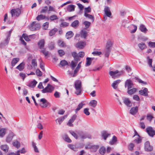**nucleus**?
I'll list each match as a JSON object with an SVG mask.
<instances>
[{"label": "nucleus", "mask_w": 155, "mask_h": 155, "mask_svg": "<svg viewBox=\"0 0 155 155\" xmlns=\"http://www.w3.org/2000/svg\"><path fill=\"white\" fill-rule=\"evenodd\" d=\"M58 45L61 47H64L65 45V43L64 42L61 40H58Z\"/></svg>", "instance_id": "nucleus-58"}, {"label": "nucleus", "mask_w": 155, "mask_h": 155, "mask_svg": "<svg viewBox=\"0 0 155 155\" xmlns=\"http://www.w3.org/2000/svg\"><path fill=\"white\" fill-rule=\"evenodd\" d=\"M54 87L51 85L48 84L47 86L41 90L42 93H51L54 90Z\"/></svg>", "instance_id": "nucleus-6"}, {"label": "nucleus", "mask_w": 155, "mask_h": 155, "mask_svg": "<svg viewBox=\"0 0 155 155\" xmlns=\"http://www.w3.org/2000/svg\"><path fill=\"white\" fill-rule=\"evenodd\" d=\"M68 115H64V116L61 117L56 120V121L57 122V121L59 124L60 125L61 123L62 122L64 121V119L67 117Z\"/></svg>", "instance_id": "nucleus-23"}, {"label": "nucleus", "mask_w": 155, "mask_h": 155, "mask_svg": "<svg viewBox=\"0 0 155 155\" xmlns=\"http://www.w3.org/2000/svg\"><path fill=\"white\" fill-rule=\"evenodd\" d=\"M13 136L12 135H9L6 138V141L8 143L10 142L12 140Z\"/></svg>", "instance_id": "nucleus-63"}, {"label": "nucleus", "mask_w": 155, "mask_h": 155, "mask_svg": "<svg viewBox=\"0 0 155 155\" xmlns=\"http://www.w3.org/2000/svg\"><path fill=\"white\" fill-rule=\"evenodd\" d=\"M64 140L68 143H71V140L66 134H64L63 137Z\"/></svg>", "instance_id": "nucleus-38"}, {"label": "nucleus", "mask_w": 155, "mask_h": 155, "mask_svg": "<svg viewBox=\"0 0 155 155\" xmlns=\"http://www.w3.org/2000/svg\"><path fill=\"white\" fill-rule=\"evenodd\" d=\"M45 16L43 15H38L36 17V19L38 21H39L41 20L45 19Z\"/></svg>", "instance_id": "nucleus-47"}, {"label": "nucleus", "mask_w": 155, "mask_h": 155, "mask_svg": "<svg viewBox=\"0 0 155 155\" xmlns=\"http://www.w3.org/2000/svg\"><path fill=\"white\" fill-rule=\"evenodd\" d=\"M105 148L104 147H102L100 149L99 152L101 154L104 155L105 153Z\"/></svg>", "instance_id": "nucleus-54"}, {"label": "nucleus", "mask_w": 155, "mask_h": 155, "mask_svg": "<svg viewBox=\"0 0 155 155\" xmlns=\"http://www.w3.org/2000/svg\"><path fill=\"white\" fill-rule=\"evenodd\" d=\"M117 140V138L116 137L114 136H113L112 140L110 141L109 143L111 145H113L115 143Z\"/></svg>", "instance_id": "nucleus-46"}, {"label": "nucleus", "mask_w": 155, "mask_h": 155, "mask_svg": "<svg viewBox=\"0 0 155 155\" xmlns=\"http://www.w3.org/2000/svg\"><path fill=\"white\" fill-rule=\"evenodd\" d=\"M127 93L130 95L133 94L135 93L137 91V89L136 88H133L132 89H128Z\"/></svg>", "instance_id": "nucleus-26"}, {"label": "nucleus", "mask_w": 155, "mask_h": 155, "mask_svg": "<svg viewBox=\"0 0 155 155\" xmlns=\"http://www.w3.org/2000/svg\"><path fill=\"white\" fill-rule=\"evenodd\" d=\"M77 117V116L76 115H74L72 117L71 119L69 120L67 124V125L69 127H73V124L72 123L74 122V120L76 119Z\"/></svg>", "instance_id": "nucleus-10"}, {"label": "nucleus", "mask_w": 155, "mask_h": 155, "mask_svg": "<svg viewBox=\"0 0 155 155\" xmlns=\"http://www.w3.org/2000/svg\"><path fill=\"white\" fill-rule=\"evenodd\" d=\"M111 51V48H106L104 51L105 55L106 57H108L109 56Z\"/></svg>", "instance_id": "nucleus-43"}, {"label": "nucleus", "mask_w": 155, "mask_h": 155, "mask_svg": "<svg viewBox=\"0 0 155 155\" xmlns=\"http://www.w3.org/2000/svg\"><path fill=\"white\" fill-rule=\"evenodd\" d=\"M99 146L98 145H93L90 147L91 151V152H96L99 148Z\"/></svg>", "instance_id": "nucleus-40"}, {"label": "nucleus", "mask_w": 155, "mask_h": 155, "mask_svg": "<svg viewBox=\"0 0 155 155\" xmlns=\"http://www.w3.org/2000/svg\"><path fill=\"white\" fill-rule=\"evenodd\" d=\"M92 61L89 59V57L86 58V66H88L90 65Z\"/></svg>", "instance_id": "nucleus-60"}, {"label": "nucleus", "mask_w": 155, "mask_h": 155, "mask_svg": "<svg viewBox=\"0 0 155 155\" xmlns=\"http://www.w3.org/2000/svg\"><path fill=\"white\" fill-rule=\"evenodd\" d=\"M97 101L95 100L91 101L89 103V105L94 108L95 107L97 104Z\"/></svg>", "instance_id": "nucleus-21"}, {"label": "nucleus", "mask_w": 155, "mask_h": 155, "mask_svg": "<svg viewBox=\"0 0 155 155\" xmlns=\"http://www.w3.org/2000/svg\"><path fill=\"white\" fill-rule=\"evenodd\" d=\"M138 46L141 50H143L146 48V46L145 43L142 42L138 45Z\"/></svg>", "instance_id": "nucleus-41"}, {"label": "nucleus", "mask_w": 155, "mask_h": 155, "mask_svg": "<svg viewBox=\"0 0 155 155\" xmlns=\"http://www.w3.org/2000/svg\"><path fill=\"white\" fill-rule=\"evenodd\" d=\"M36 145V143L34 142H32V146L34 149V151L38 153L39 152V150Z\"/></svg>", "instance_id": "nucleus-50"}, {"label": "nucleus", "mask_w": 155, "mask_h": 155, "mask_svg": "<svg viewBox=\"0 0 155 155\" xmlns=\"http://www.w3.org/2000/svg\"><path fill=\"white\" fill-rule=\"evenodd\" d=\"M58 52L60 56H62L64 55L65 53L64 51L62 50H59L58 51Z\"/></svg>", "instance_id": "nucleus-64"}, {"label": "nucleus", "mask_w": 155, "mask_h": 155, "mask_svg": "<svg viewBox=\"0 0 155 155\" xmlns=\"http://www.w3.org/2000/svg\"><path fill=\"white\" fill-rule=\"evenodd\" d=\"M89 109L88 108H84V113L86 115H89L90 114V113L89 111Z\"/></svg>", "instance_id": "nucleus-61"}, {"label": "nucleus", "mask_w": 155, "mask_h": 155, "mask_svg": "<svg viewBox=\"0 0 155 155\" xmlns=\"http://www.w3.org/2000/svg\"><path fill=\"white\" fill-rule=\"evenodd\" d=\"M148 89L145 88L143 90H140L139 91V94L141 95L145 96H148Z\"/></svg>", "instance_id": "nucleus-12"}, {"label": "nucleus", "mask_w": 155, "mask_h": 155, "mask_svg": "<svg viewBox=\"0 0 155 155\" xmlns=\"http://www.w3.org/2000/svg\"><path fill=\"white\" fill-rule=\"evenodd\" d=\"M68 147L69 148L74 151H76L78 150V148L75 145L69 144L68 145Z\"/></svg>", "instance_id": "nucleus-35"}, {"label": "nucleus", "mask_w": 155, "mask_h": 155, "mask_svg": "<svg viewBox=\"0 0 155 155\" xmlns=\"http://www.w3.org/2000/svg\"><path fill=\"white\" fill-rule=\"evenodd\" d=\"M0 148L1 150L5 152H7L8 151L9 147L7 145H2Z\"/></svg>", "instance_id": "nucleus-25"}, {"label": "nucleus", "mask_w": 155, "mask_h": 155, "mask_svg": "<svg viewBox=\"0 0 155 155\" xmlns=\"http://www.w3.org/2000/svg\"><path fill=\"white\" fill-rule=\"evenodd\" d=\"M85 104H83L82 102L79 103L78 105L77 108L75 110V112L76 113Z\"/></svg>", "instance_id": "nucleus-34"}, {"label": "nucleus", "mask_w": 155, "mask_h": 155, "mask_svg": "<svg viewBox=\"0 0 155 155\" xmlns=\"http://www.w3.org/2000/svg\"><path fill=\"white\" fill-rule=\"evenodd\" d=\"M54 42H51L48 45V48L50 50H52L54 48Z\"/></svg>", "instance_id": "nucleus-55"}, {"label": "nucleus", "mask_w": 155, "mask_h": 155, "mask_svg": "<svg viewBox=\"0 0 155 155\" xmlns=\"http://www.w3.org/2000/svg\"><path fill=\"white\" fill-rule=\"evenodd\" d=\"M5 134V129H2L0 130V136L3 137Z\"/></svg>", "instance_id": "nucleus-57"}, {"label": "nucleus", "mask_w": 155, "mask_h": 155, "mask_svg": "<svg viewBox=\"0 0 155 155\" xmlns=\"http://www.w3.org/2000/svg\"><path fill=\"white\" fill-rule=\"evenodd\" d=\"M102 136L104 140H106L107 138L109 136L110 134H108L106 131H104L101 132Z\"/></svg>", "instance_id": "nucleus-24"}, {"label": "nucleus", "mask_w": 155, "mask_h": 155, "mask_svg": "<svg viewBox=\"0 0 155 155\" xmlns=\"http://www.w3.org/2000/svg\"><path fill=\"white\" fill-rule=\"evenodd\" d=\"M40 105L43 108L46 107L48 106H50V103L45 98H42L39 100Z\"/></svg>", "instance_id": "nucleus-4"}, {"label": "nucleus", "mask_w": 155, "mask_h": 155, "mask_svg": "<svg viewBox=\"0 0 155 155\" xmlns=\"http://www.w3.org/2000/svg\"><path fill=\"white\" fill-rule=\"evenodd\" d=\"M81 138L82 139H84L87 138L91 139V135L89 134L85 133L84 134H81L80 135Z\"/></svg>", "instance_id": "nucleus-17"}, {"label": "nucleus", "mask_w": 155, "mask_h": 155, "mask_svg": "<svg viewBox=\"0 0 155 155\" xmlns=\"http://www.w3.org/2000/svg\"><path fill=\"white\" fill-rule=\"evenodd\" d=\"M22 38H23L26 41H29L30 40L29 36H28V35L25 34H23L22 35Z\"/></svg>", "instance_id": "nucleus-52"}, {"label": "nucleus", "mask_w": 155, "mask_h": 155, "mask_svg": "<svg viewBox=\"0 0 155 155\" xmlns=\"http://www.w3.org/2000/svg\"><path fill=\"white\" fill-rule=\"evenodd\" d=\"M87 35V33L85 30H82L81 33V37H83L85 39Z\"/></svg>", "instance_id": "nucleus-39"}, {"label": "nucleus", "mask_w": 155, "mask_h": 155, "mask_svg": "<svg viewBox=\"0 0 155 155\" xmlns=\"http://www.w3.org/2000/svg\"><path fill=\"white\" fill-rule=\"evenodd\" d=\"M74 87L75 89V93L77 95H80L82 91L81 82L80 80H77L74 83Z\"/></svg>", "instance_id": "nucleus-1"}, {"label": "nucleus", "mask_w": 155, "mask_h": 155, "mask_svg": "<svg viewBox=\"0 0 155 155\" xmlns=\"http://www.w3.org/2000/svg\"><path fill=\"white\" fill-rule=\"evenodd\" d=\"M146 131L148 135L151 137H153L155 135V131L151 127L147 128Z\"/></svg>", "instance_id": "nucleus-7"}, {"label": "nucleus", "mask_w": 155, "mask_h": 155, "mask_svg": "<svg viewBox=\"0 0 155 155\" xmlns=\"http://www.w3.org/2000/svg\"><path fill=\"white\" fill-rule=\"evenodd\" d=\"M77 64V62H74L72 61L71 62V67L72 70L74 69L75 67L76 66Z\"/></svg>", "instance_id": "nucleus-56"}, {"label": "nucleus", "mask_w": 155, "mask_h": 155, "mask_svg": "<svg viewBox=\"0 0 155 155\" xmlns=\"http://www.w3.org/2000/svg\"><path fill=\"white\" fill-rule=\"evenodd\" d=\"M25 63L22 62L20 63L18 66H17L16 68L18 70L20 71H21L24 68Z\"/></svg>", "instance_id": "nucleus-28"}, {"label": "nucleus", "mask_w": 155, "mask_h": 155, "mask_svg": "<svg viewBox=\"0 0 155 155\" xmlns=\"http://www.w3.org/2000/svg\"><path fill=\"white\" fill-rule=\"evenodd\" d=\"M9 40L10 38L9 37L8 38H7L6 39H5L3 42H2L1 43L0 47L1 48H2L7 45L9 42Z\"/></svg>", "instance_id": "nucleus-16"}, {"label": "nucleus", "mask_w": 155, "mask_h": 155, "mask_svg": "<svg viewBox=\"0 0 155 155\" xmlns=\"http://www.w3.org/2000/svg\"><path fill=\"white\" fill-rule=\"evenodd\" d=\"M112 45V43L111 41L110 40H109L107 41V45L106 46V48H111L110 47Z\"/></svg>", "instance_id": "nucleus-53"}, {"label": "nucleus", "mask_w": 155, "mask_h": 155, "mask_svg": "<svg viewBox=\"0 0 155 155\" xmlns=\"http://www.w3.org/2000/svg\"><path fill=\"white\" fill-rule=\"evenodd\" d=\"M138 111V107H136L131 108L130 110V113L133 115H134L136 114Z\"/></svg>", "instance_id": "nucleus-15"}, {"label": "nucleus", "mask_w": 155, "mask_h": 155, "mask_svg": "<svg viewBox=\"0 0 155 155\" xmlns=\"http://www.w3.org/2000/svg\"><path fill=\"white\" fill-rule=\"evenodd\" d=\"M83 24L85 26V28L87 29L90 26L91 23L89 21H86L83 22Z\"/></svg>", "instance_id": "nucleus-45"}, {"label": "nucleus", "mask_w": 155, "mask_h": 155, "mask_svg": "<svg viewBox=\"0 0 155 155\" xmlns=\"http://www.w3.org/2000/svg\"><path fill=\"white\" fill-rule=\"evenodd\" d=\"M71 54L72 57L74 58V60L76 61H79L80 58H79V56L77 53L76 52H72Z\"/></svg>", "instance_id": "nucleus-18"}, {"label": "nucleus", "mask_w": 155, "mask_h": 155, "mask_svg": "<svg viewBox=\"0 0 155 155\" xmlns=\"http://www.w3.org/2000/svg\"><path fill=\"white\" fill-rule=\"evenodd\" d=\"M21 12V10L18 8L12 9L10 11V13L12 17H13L15 16L16 17H18L20 15Z\"/></svg>", "instance_id": "nucleus-3"}, {"label": "nucleus", "mask_w": 155, "mask_h": 155, "mask_svg": "<svg viewBox=\"0 0 155 155\" xmlns=\"http://www.w3.org/2000/svg\"><path fill=\"white\" fill-rule=\"evenodd\" d=\"M123 73L122 71H119L118 70H116L115 71H110L109 74L113 78L118 77Z\"/></svg>", "instance_id": "nucleus-5"}, {"label": "nucleus", "mask_w": 155, "mask_h": 155, "mask_svg": "<svg viewBox=\"0 0 155 155\" xmlns=\"http://www.w3.org/2000/svg\"><path fill=\"white\" fill-rule=\"evenodd\" d=\"M84 16L86 18L91 19L92 21L93 22L94 21V16L88 14L86 13H84Z\"/></svg>", "instance_id": "nucleus-37"}, {"label": "nucleus", "mask_w": 155, "mask_h": 155, "mask_svg": "<svg viewBox=\"0 0 155 155\" xmlns=\"http://www.w3.org/2000/svg\"><path fill=\"white\" fill-rule=\"evenodd\" d=\"M36 75L39 77L41 76L42 75V73L39 69L36 70Z\"/></svg>", "instance_id": "nucleus-62"}, {"label": "nucleus", "mask_w": 155, "mask_h": 155, "mask_svg": "<svg viewBox=\"0 0 155 155\" xmlns=\"http://www.w3.org/2000/svg\"><path fill=\"white\" fill-rule=\"evenodd\" d=\"M120 82L121 81L120 80H118L114 81L112 84V86L114 89H116L117 88V86Z\"/></svg>", "instance_id": "nucleus-20"}, {"label": "nucleus", "mask_w": 155, "mask_h": 155, "mask_svg": "<svg viewBox=\"0 0 155 155\" xmlns=\"http://www.w3.org/2000/svg\"><path fill=\"white\" fill-rule=\"evenodd\" d=\"M32 66H31V68H32V66H33L35 68L37 66L36 60L35 59H33L31 61Z\"/></svg>", "instance_id": "nucleus-44"}, {"label": "nucleus", "mask_w": 155, "mask_h": 155, "mask_svg": "<svg viewBox=\"0 0 155 155\" xmlns=\"http://www.w3.org/2000/svg\"><path fill=\"white\" fill-rule=\"evenodd\" d=\"M58 31V29L57 28H54L51 30L49 32V35L50 36L54 35Z\"/></svg>", "instance_id": "nucleus-29"}, {"label": "nucleus", "mask_w": 155, "mask_h": 155, "mask_svg": "<svg viewBox=\"0 0 155 155\" xmlns=\"http://www.w3.org/2000/svg\"><path fill=\"white\" fill-rule=\"evenodd\" d=\"M75 6L74 5H71L68 6L67 8V11L68 12L73 11L74 10Z\"/></svg>", "instance_id": "nucleus-32"}, {"label": "nucleus", "mask_w": 155, "mask_h": 155, "mask_svg": "<svg viewBox=\"0 0 155 155\" xmlns=\"http://www.w3.org/2000/svg\"><path fill=\"white\" fill-rule=\"evenodd\" d=\"M19 58H15L13 59L11 62L12 66H14L15 64L19 61Z\"/></svg>", "instance_id": "nucleus-31"}, {"label": "nucleus", "mask_w": 155, "mask_h": 155, "mask_svg": "<svg viewBox=\"0 0 155 155\" xmlns=\"http://www.w3.org/2000/svg\"><path fill=\"white\" fill-rule=\"evenodd\" d=\"M49 19L51 21H52L58 19V17L56 15H53L50 17Z\"/></svg>", "instance_id": "nucleus-48"}, {"label": "nucleus", "mask_w": 155, "mask_h": 155, "mask_svg": "<svg viewBox=\"0 0 155 155\" xmlns=\"http://www.w3.org/2000/svg\"><path fill=\"white\" fill-rule=\"evenodd\" d=\"M68 62L65 60L61 61L59 64V65L61 66V67H64L66 65H68Z\"/></svg>", "instance_id": "nucleus-42"}, {"label": "nucleus", "mask_w": 155, "mask_h": 155, "mask_svg": "<svg viewBox=\"0 0 155 155\" xmlns=\"http://www.w3.org/2000/svg\"><path fill=\"white\" fill-rule=\"evenodd\" d=\"M73 33L72 31H68L66 34V38L68 39L70 38L73 36Z\"/></svg>", "instance_id": "nucleus-33"}, {"label": "nucleus", "mask_w": 155, "mask_h": 155, "mask_svg": "<svg viewBox=\"0 0 155 155\" xmlns=\"http://www.w3.org/2000/svg\"><path fill=\"white\" fill-rule=\"evenodd\" d=\"M13 144L14 146L15 147L18 148L20 146V144L19 142L17 141H15L13 143Z\"/></svg>", "instance_id": "nucleus-49"}, {"label": "nucleus", "mask_w": 155, "mask_h": 155, "mask_svg": "<svg viewBox=\"0 0 155 155\" xmlns=\"http://www.w3.org/2000/svg\"><path fill=\"white\" fill-rule=\"evenodd\" d=\"M40 52L42 53L45 57L49 56L50 55V53L48 51H46L45 48L40 49Z\"/></svg>", "instance_id": "nucleus-22"}, {"label": "nucleus", "mask_w": 155, "mask_h": 155, "mask_svg": "<svg viewBox=\"0 0 155 155\" xmlns=\"http://www.w3.org/2000/svg\"><path fill=\"white\" fill-rule=\"evenodd\" d=\"M69 25V23H67L65 21H63L61 22L60 25L61 27H65L68 26Z\"/></svg>", "instance_id": "nucleus-59"}, {"label": "nucleus", "mask_w": 155, "mask_h": 155, "mask_svg": "<svg viewBox=\"0 0 155 155\" xmlns=\"http://www.w3.org/2000/svg\"><path fill=\"white\" fill-rule=\"evenodd\" d=\"M104 11L105 14L107 16L110 17L111 15V13L110 12L109 7L106 6L104 8Z\"/></svg>", "instance_id": "nucleus-14"}, {"label": "nucleus", "mask_w": 155, "mask_h": 155, "mask_svg": "<svg viewBox=\"0 0 155 155\" xmlns=\"http://www.w3.org/2000/svg\"><path fill=\"white\" fill-rule=\"evenodd\" d=\"M86 45V42L85 41H80L77 43L75 46L76 48L80 49L83 48Z\"/></svg>", "instance_id": "nucleus-9"}, {"label": "nucleus", "mask_w": 155, "mask_h": 155, "mask_svg": "<svg viewBox=\"0 0 155 155\" xmlns=\"http://www.w3.org/2000/svg\"><path fill=\"white\" fill-rule=\"evenodd\" d=\"M134 85L132 81L130 79L126 80L125 82L124 86L128 89L131 88Z\"/></svg>", "instance_id": "nucleus-8"}, {"label": "nucleus", "mask_w": 155, "mask_h": 155, "mask_svg": "<svg viewBox=\"0 0 155 155\" xmlns=\"http://www.w3.org/2000/svg\"><path fill=\"white\" fill-rule=\"evenodd\" d=\"M123 100L124 103L127 107H130L131 106L132 104L129 98H123Z\"/></svg>", "instance_id": "nucleus-13"}, {"label": "nucleus", "mask_w": 155, "mask_h": 155, "mask_svg": "<svg viewBox=\"0 0 155 155\" xmlns=\"http://www.w3.org/2000/svg\"><path fill=\"white\" fill-rule=\"evenodd\" d=\"M147 62L148 64L150 67H152V60L151 59H150L149 56L147 57Z\"/></svg>", "instance_id": "nucleus-51"}, {"label": "nucleus", "mask_w": 155, "mask_h": 155, "mask_svg": "<svg viewBox=\"0 0 155 155\" xmlns=\"http://www.w3.org/2000/svg\"><path fill=\"white\" fill-rule=\"evenodd\" d=\"M79 22L78 20H76L74 21L71 24V26L72 27L76 28L78 27L79 25Z\"/></svg>", "instance_id": "nucleus-30"}, {"label": "nucleus", "mask_w": 155, "mask_h": 155, "mask_svg": "<svg viewBox=\"0 0 155 155\" xmlns=\"http://www.w3.org/2000/svg\"><path fill=\"white\" fill-rule=\"evenodd\" d=\"M41 27L39 24L36 23V21L33 22L29 26L30 30L32 31H34L39 30Z\"/></svg>", "instance_id": "nucleus-2"}, {"label": "nucleus", "mask_w": 155, "mask_h": 155, "mask_svg": "<svg viewBox=\"0 0 155 155\" xmlns=\"http://www.w3.org/2000/svg\"><path fill=\"white\" fill-rule=\"evenodd\" d=\"M37 82L35 80H34L33 81L31 82L28 85L29 87H34L36 86Z\"/></svg>", "instance_id": "nucleus-36"}, {"label": "nucleus", "mask_w": 155, "mask_h": 155, "mask_svg": "<svg viewBox=\"0 0 155 155\" xmlns=\"http://www.w3.org/2000/svg\"><path fill=\"white\" fill-rule=\"evenodd\" d=\"M45 44V41L44 39H42L38 42V45L40 49L44 48Z\"/></svg>", "instance_id": "nucleus-19"}, {"label": "nucleus", "mask_w": 155, "mask_h": 155, "mask_svg": "<svg viewBox=\"0 0 155 155\" xmlns=\"http://www.w3.org/2000/svg\"><path fill=\"white\" fill-rule=\"evenodd\" d=\"M139 29L141 31L144 33H146L147 31V29L143 24H141L140 25Z\"/></svg>", "instance_id": "nucleus-27"}, {"label": "nucleus", "mask_w": 155, "mask_h": 155, "mask_svg": "<svg viewBox=\"0 0 155 155\" xmlns=\"http://www.w3.org/2000/svg\"><path fill=\"white\" fill-rule=\"evenodd\" d=\"M144 149L146 151H151L153 149V147L150 144V142L147 141L145 143Z\"/></svg>", "instance_id": "nucleus-11"}]
</instances>
